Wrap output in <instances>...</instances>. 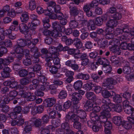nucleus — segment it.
I'll use <instances>...</instances> for the list:
<instances>
[{"label": "nucleus", "instance_id": "nucleus-39", "mask_svg": "<svg viewBox=\"0 0 134 134\" xmlns=\"http://www.w3.org/2000/svg\"><path fill=\"white\" fill-rule=\"evenodd\" d=\"M47 127V128H43L42 129L41 132V134H49V131L52 129L53 126H52L49 125Z\"/></svg>", "mask_w": 134, "mask_h": 134}, {"label": "nucleus", "instance_id": "nucleus-44", "mask_svg": "<svg viewBox=\"0 0 134 134\" xmlns=\"http://www.w3.org/2000/svg\"><path fill=\"white\" fill-rule=\"evenodd\" d=\"M113 99L114 102L118 103L122 102V97L118 94H115V96H114Z\"/></svg>", "mask_w": 134, "mask_h": 134}, {"label": "nucleus", "instance_id": "nucleus-52", "mask_svg": "<svg viewBox=\"0 0 134 134\" xmlns=\"http://www.w3.org/2000/svg\"><path fill=\"white\" fill-rule=\"evenodd\" d=\"M60 59L58 57H55L53 59V63L54 65L58 66V68H60L61 66L60 64Z\"/></svg>", "mask_w": 134, "mask_h": 134}, {"label": "nucleus", "instance_id": "nucleus-12", "mask_svg": "<svg viewBox=\"0 0 134 134\" xmlns=\"http://www.w3.org/2000/svg\"><path fill=\"white\" fill-rule=\"evenodd\" d=\"M44 106L40 105L37 107L36 108L34 107L32 108L31 112L34 115L37 114H41L44 111Z\"/></svg>", "mask_w": 134, "mask_h": 134}, {"label": "nucleus", "instance_id": "nucleus-9", "mask_svg": "<svg viewBox=\"0 0 134 134\" xmlns=\"http://www.w3.org/2000/svg\"><path fill=\"white\" fill-rule=\"evenodd\" d=\"M14 60L13 58L11 56L7 58L4 59L0 58V69L2 68L1 64H3L4 65H7L11 62H13Z\"/></svg>", "mask_w": 134, "mask_h": 134}, {"label": "nucleus", "instance_id": "nucleus-34", "mask_svg": "<svg viewBox=\"0 0 134 134\" xmlns=\"http://www.w3.org/2000/svg\"><path fill=\"white\" fill-rule=\"evenodd\" d=\"M76 115L80 118L82 119H85L87 115L86 112L82 109H79Z\"/></svg>", "mask_w": 134, "mask_h": 134}, {"label": "nucleus", "instance_id": "nucleus-40", "mask_svg": "<svg viewBox=\"0 0 134 134\" xmlns=\"http://www.w3.org/2000/svg\"><path fill=\"white\" fill-rule=\"evenodd\" d=\"M49 50L51 54H54L57 57L59 56V53L57 51V48L56 47L52 46L49 48Z\"/></svg>", "mask_w": 134, "mask_h": 134}, {"label": "nucleus", "instance_id": "nucleus-50", "mask_svg": "<svg viewBox=\"0 0 134 134\" xmlns=\"http://www.w3.org/2000/svg\"><path fill=\"white\" fill-rule=\"evenodd\" d=\"M100 76H98L97 74L93 73L91 75V78L95 82H98L100 81Z\"/></svg>", "mask_w": 134, "mask_h": 134}, {"label": "nucleus", "instance_id": "nucleus-23", "mask_svg": "<svg viewBox=\"0 0 134 134\" xmlns=\"http://www.w3.org/2000/svg\"><path fill=\"white\" fill-rule=\"evenodd\" d=\"M24 123V120L21 119L19 120H13L10 121V123L12 126H14L17 125L18 126H22Z\"/></svg>", "mask_w": 134, "mask_h": 134}, {"label": "nucleus", "instance_id": "nucleus-64", "mask_svg": "<svg viewBox=\"0 0 134 134\" xmlns=\"http://www.w3.org/2000/svg\"><path fill=\"white\" fill-rule=\"evenodd\" d=\"M123 72L125 74H130L131 72V69L129 66H125L123 68Z\"/></svg>", "mask_w": 134, "mask_h": 134}, {"label": "nucleus", "instance_id": "nucleus-54", "mask_svg": "<svg viewBox=\"0 0 134 134\" xmlns=\"http://www.w3.org/2000/svg\"><path fill=\"white\" fill-rule=\"evenodd\" d=\"M57 48V51L58 50L60 52H65L67 51L68 48V46H65L63 47L62 44H59Z\"/></svg>", "mask_w": 134, "mask_h": 134}, {"label": "nucleus", "instance_id": "nucleus-15", "mask_svg": "<svg viewBox=\"0 0 134 134\" xmlns=\"http://www.w3.org/2000/svg\"><path fill=\"white\" fill-rule=\"evenodd\" d=\"M109 18L110 20L107 23V29H108L109 28L113 29L114 27H116L117 25L118 22L114 20L111 18Z\"/></svg>", "mask_w": 134, "mask_h": 134}, {"label": "nucleus", "instance_id": "nucleus-21", "mask_svg": "<svg viewBox=\"0 0 134 134\" xmlns=\"http://www.w3.org/2000/svg\"><path fill=\"white\" fill-rule=\"evenodd\" d=\"M94 104L91 101H87L84 106V109L86 111H89L93 109Z\"/></svg>", "mask_w": 134, "mask_h": 134}, {"label": "nucleus", "instance_id": "nucleus-13", "mask_svg": "<svg viewBox=\"0 0 134 134\" xmlns=\"http://www.w3.org/2000/svg\"><path fill=\"white\" fill-rule=\"evenodd\" d=\"M82 18H81L79 20H76L74 18L73 20H70L69 23V27L71 29H75L78 28L79 26V23L77 21H79Z\"/></svg>", "mask_w": 134, "mask_h": 134}, {"label": "nucleus", "instance_id": "nucleus-55", "mask_svg": "<svg viewBox=\"0 0 134 134\" xmlns=\"http://www.w3.org/2000/svg\"><path fill=\"white\" fill-rule=\"evenodd\" d=\"M110 61L112 64L115 65L118 64L119 63L118 59L116 56H112L110 58Z\"/></svg>", "mask_w": 134, "mask_h": 134}, {"label": "nucleus", "instance_id": "nucleus-8", "mask_svg": "<svg viewBox=\"0 0 134 134\" xmlns=\"http://www.w3.org/2000/svg\"><path fill=\"white\" fill-rule=\"evenodd\" d=\"M81 60H82L81 65L84 66L89 65L91 63V61L88 58V56L86 53L82 54Z\"/></svg>", "mask_w": 134, "mask_h": 134}, {"label": "nucleus", "instance_id": "nucleus-41", "mask_svg": "<svg viewBox=\"0 0 134 134\" xmlns=\"http://www.w3.org/2000/svg\"><path fill=\"white\" fill-rule=\"evenodd\" d=\"M59 31L53 30L52 31L51 36H52L54 38H58L62 36V34L59 32Z\"/></svg>", "mask_w": 134, "mask_h": 134}, {"label": "nucleus", "instance_id": "nucleus-47", "mask_svg": "<svg viewBox=\"0 0 134 134\" xmlns=\"http://www.w3.org/2000/svg\"><path fill=\"white\" fill-rule=\"evenodd\" d=\"M49 70L50 72L53 74H55L57 73L58 72V69L60 68H58V66H55L52 65L51 67H49Z\"/></svg>", "mask_w": 134, "mask_h": 134}, {"label": "nucleus", "instance_id": "nucleus-56", "mask_svg": "<svg viewBox=\"0 0 134 134\" xmlns=\"http://www.w3.org/2000/svg\"><path fill=\"white\" fill-rule=\"evenodd\" d=\"M72 103L69 101L65 102L63 105V110L65 111L69 109L71 106Z\"/></svg>", "mask_w": 134, "mask_h": 134}, {"label": "nucleus", "instance_id": "nucleus-51", "mask_svg": "<svg viewBox=\"0 0 134 134\" xmlns=\"http://www.w3.org/2000/svg\"><path fill=\"white\" fill-rule=\"evenodd\" d=\"M29 9L31 10L35 9L36 7V5L35 0H30L29 2Z\"/></svg>", "mask_w": 134, "mask_h": 134}, {"label": "nucleus", "instance_id": "nucleus-60", "mask_svg": "<svg viewBox=\"0 0 134 134\" xmlns=\"http://www.w3.org/2000/svg\"><path fill=\"white\" fill-rule=\"evenodd\" d=\"M82 16V19L80 21H81L80 23V24L82 26H87V25L88 23V21L86 19H84V16L83 14H81V16Z\"/></svg>", "mask_w": 134, "mask_h": 134}, {"label": "nucleus", "instance_id": "nucleus-18", "mask_svg": "<svg viewBox=\"0 0 134 134\" xmlns=\"http://www.w3.org/2000/svg\"><path fill=\"white\" fill-rule=\"evenodd\" d=\"M41 66L39 64H36L34 66H32L28 68V69L30 70L36 72L37 73H40L41 74Z\"/></svg>", "mask_w": 134, "mask_h": 134}, {"label": "nucleus", "instance_id": "nucleus-2", "mask_svg": "<svg viewBox=\"0 0 134 134\" xmlns=\"http://www.w3.org/2000/svg\"><path fill=\"white\" fill-rule=\"evenodd\" d=\"M69 8L70 14L76 20H78L82 18V16H81V14H79L80 10L78 9L76 6H71L70 5L69 6Z\"/></svg>", "mask_w": 134, "mask_h": 134}, {"label": "nucleus", "instance_id": "nucleus-3", "mask_svg": "<svg viewBox=\"0 0 134 134\" xmlns=\"http://www.w3.org/2000/svg\"><path fill=\"white\" fill-rule=\"evenodd\" d=\"M40 74L39 75L40 76L38 77L40 85L41 86L40 90L44 91L46 88H48L49 82H47V79L46 77L43 76H40Z\"/></svg>", "mask_w": 134, "mask_h": 134}, {"label": "nucleus", "instance_id": "nucleus-63", "mask_svg": "<svg viewBox=\"0 0 134 134\" xmlns=\"http://www.w3.org/2000/svg\"><path fill=\"white\" fill-rule=\"evenodd\" d=\"M108 41L107 40L102 41L99 40L98 42V44L100 48H104L107 45Z\"/></svg>", "mask_w": 134, "mask_h": 134}, {"label": "nucleus", "instance_id": "nucleus-49", "mask_svg": "<svg viewBox=\"0 0 134 134\" xmlns=\"http://www.w3.org/2000/svg\"><path fill=\"white\" fill-rule=\"evenodd\" d=\"M31 58L25 57V58L23 59V62L24 65L26 66H28L31 64Z\"/></svg>", "mask_w": 134, "mask_h": 134}, {"label": "nucleus", "instance_id": "nucleus-46", "mask_svg": "<svg viewBox=\"0 0 134 134\" xmlns=\"http://www.w3.org/2000/svg\"><path fill=\"white\" fill-rule=\"evenodd\" d=\"M103 70L105 73H110L112 70L111 65L107 63V65L103 66Z\"/></svg>", "mask_w": 134, "mask_h": 134}, {"label": "nucleus", "instance_id": "nucleus-11", "mask_svg": "<svg viewBox=\"0 0 134 134\" xmlns=\"http://www.w3.org/2000/svg\"><path fill=\"white\" fill-rule=\"evenodd\" d=\"M71 100L73 101V103L75 104H76L81 99L82 96H81L80 94L77 92H74L71 95Z\"/></svg>", "mask_w": 134, "mask_h": 134}, {"label": "nucleus", "instance_id": "nucleus-19", "mask_svg": "<svg viewBox=\"0 0 134 134\" xmlns=\"http://www.w3.org/2000/svg\"><path fill=\"white\" fill-rule=\"evenodd\" d=\"M97 59V61L96 62L97 65L101 64L103 65V66L107 65L108 62V60L107 59L104 58H101L99 56H98Z\"/></svg>", "mask_w": 134, "mask_h": 134}, {"label": "nucleus", "instance_id": "nucleus-62", "mask_svg": "<svg viewBox=\"0 0 134 134\" xmlns=\"http://www.w3.org/2000/svg\"><path fill=\"white\" fill-rule=\"evenodd\" d=\"M39 40L38 38H35L32 39L31 41L30 40H28V45L35 46L38 42Z\"/></svg>", "mask_w": 134, "mask_h": 134}, {"label": "nucleus", "instance_id": "nucleus-33", "mask_svg": "<svg viewBox=\"0 0 134 134\" xmlns=\"http://www.w3.org/2000/svg\"><path fill=\"white\" fill-rule=\"evenodd\" d=\"M82 85V81L81 80H79L75 82L74 84V87L75 90H79L81 88Z\"/></svg>", "mask_w": 134, "mask_h": 134}, {"label": "nucleus", "instance_id": "nucleus-17", "mask_svg": "<svg viewBox=\"0 0 134 134\" xmlns=\"http://www.w3.org/2000/svg\"><path fill=\"white\" fill-rule=\"evenodd\" d=\"M86 97L88 100L93 101L96 102L97 99V98L94 93L91 92H87L85 94Z\"/></svg>", "mask_w": 134, "mask_h": 134}, {"label": "nucleus", "instance_id": "nucleus-37", "mask_svg": "<svg viewBox=\"0 0 134 134\" xmlns=\"http://www.w3.org/2000/svg\"><path fill=\"white\" fill-rule=\"evenodd\" d=\"M20 81L21 84L24 86L28 84L31 81V80L29 78L26 77L21 78Z\"/></svg>", "mask_w": 134, "mask_h": 134}, {"label": "nucleus", "instance_id": "nucleus-57", "mask_svg": "<svg viewBox=\"0 0 134 134\" xmlns=\"http://www.w3.org/2000/svg\"><path fill=\"white\" fill-rule=\"evenodd\" d=\"M93 85L92 83H86L83 85V88L86 91H90L92 88Z\"/></svg>", "mask_w": 134, "mask_h": 134}, {"label": "nucleus", "instance_id": "nucleus-6", "mask_svg": "<svg viewBox=\"0 0 134 134\" xmlns=\"http://www.w3.org/2000/svg\"><path fill=\"white\" fill-rule=\"evenodd\" d=\"M56 100L54 97L48 98L45 99L43 102L44 106L46 107H51L55 104Z\"/></svg>", "mask_w": 134, "mask_h": 134}, {"label": "nucleus", "instance_id": "nucleus-48", "mask_svg": "<svg viewBox=\"0 0 134 134\" xmlns=\"http://www.w3.org/2000/svg\"><path fill=\"white\" fill-rule=\"evenodd\" d=\"M90 117L92 121H96L99 119L98 115L95 113V112H93L90 113Z\"/></svg>", "mask_w": 134, "mask_h": 134}, {"label": "nucleus", "instance_id": "nucleus-32", "mask_svg": "<svg viewBox=\"0 0 134 134\" xmlns=\"http://www.w3.org/2000/svg\"><path fill=\"white\" fill-rule=\"evenodd\" d=\"M28 47L30 48V51L34 53L33 55H40V53L38 52V49L37 47L35 46L28 45Z\"/></svg>", "mask_w": 134, "mask_h": 134}, {"label": "nucleus", "instance_id": "nucleus-4", "mask_svg": "<svg viewBox=\"0 0 134 134\" xmlns=\"http://www.w3.org/2000/svg\"><path fill=\"white\" fill-rule=\"evenodd\" d=\"M128 26L126 24H123L121 26V28H118L116 29L114 31L115 35L123 34L125 32H129Z\"/></svg>", "mask_w": 134, "mask_h": 134}, {"label": "nucleus", "instance_id": "nucleus-53", "mask_svg": "<svg viewBox=\"0 0 134 134\" xmlns=\"http://www.w3.org/2000/svg\"><path fill=\"white\" fill-rule=\"evenodd\" d=\"M87 27L89 29H90V30H95L96 28V26L93 20H90L88 21V25H87Z\"/></svg>", "mask_w": 134, "mask_h": 134}, {"label": "nucleus", "instance_id": "nucleus-7", "mask_svg": "<svg viewBox=\"0 0 134 134\" xmlns=\"http://www.w3.org/2000/svg\"><path fill=\"white\" fill-rule=\"evenodd\" d=\"M100 121L104 123V126L105 127L104 132L106 134H110V130L112 128V125L111 123L109 121H107V119L105 121L103 122L100 119Z\"/></svg>", "mask_w": 134, "mask_h": 134}, {"label": "nucleus", "instance_id": "nucleus-26", "mask_svg": "<svg viewBox=\"0 0 134 134\" xmlns=\"http://www.w3.org/2000/svg\"><path fill=\"white\" fill-rule=\"evenodd\" d=\"M109 18H111L114 20H119L122 17V14L118 12H116L113 14L109 15Z\"/></svg>", "mask_w": 134, "mask_h": 134}, {"label": "nucleus", "instance_id": "nucleus-1", "mask_svg": "<svg viewBox=\"0 0 134 134\" xmlns=\"http://www.w3.org/2000/svg\"><path fill=\"white\" fill-rule=\"evenodd\" d=\"M101 109L103 111L101 113L99 116V119L105 122L107 119V116H109V112L111 110V109L109 105L102 104L101 106Z\"/></svg>", "mask_w": 134, "mask_h": 134}, {"label": "nucleus", "instance_id": "nucleus-24", "mask_svg": "<svg viewBox=\"0 0 134 134\" xmlns=\"http://www.w3.org/2000/svg\"><path fill=\"white\" fill-rule=\"evenodd\" d=\"M113 122L117 126H120L122 123V120L120 116H114L112 119Z\"/></svg>", "mask_w": 134, "mask_h": 134}, {"label": "nucleus", "instance_id": "nucleus-5", "mask_svg": "<svg viewBox=\"0 0 134 134\" xmlns=\"http://www.w3.org/2000/svg\"><path fill=\"white\" fill-rule=\"evenodd\" d=\"M117 83L116 80L112 77L107 78L105 82V84L108 90L113 89L114 85Z\"/></svg>", "mask_w": 134, "mask_h": 134}, {"label": "nucleus", "instance_id": "nucleus-16", "mask_svg": "<svg viewBox=\"0 0 134 134\" xmlns=\"http://www.w3.org/2000/svg\"><path fill=\"white\" fill-rule=\"evenodd\" d=\"M19 28L20 32L24 34L28 32L29 31L28 26L25 23H22L20 24Z\"/></svg>", "mask_w": 134, "mask_h": 134}, {"label": "nucleus", "instance_id": "nucleus-43", "mask_svg": "<svg viewBox=\"0 0 134 134\" xmlns=\"http://www.w3.org/2000/svg\"><path fill=\"white\" fill-rule=\"evenodd\" d=\"M49 8L51 9V11L52 12H54L56 13H58L60 12L61 10V7L60 5H56L54 6V7H49Z\"/></svg>", "mask_w": 134, "mask_h": 134}, {"label": "nucleus", "instance_id": "nucleus-14", "mask_svg": "<svg viewBox=\"0 0 134 134\" xmlns=\"http://www.w3.org/2000/svg\"><path fill=\"white\" fill-rule=\"evenodd\" d=\"M40 22L37 21V22H35L34 23H29L28 24V27L29 29L32 30V34H35L36 33L35 30L36 27L40 24Z\"/></svg>", "mask_w": 134, "mask_h": 134}, {"label": "nucleus", "instance_id": "nucleus-58", "mask_svg": "<svg viewBox=\"0 0 134 134\" xmlns=\"http://www.w3.org/2000/svg\"><path fill=\"white\" fill-rule=\"evenodd\" d=\"M0 108H2V110L3 112L6 113L9 110V107L5 104L1 103L0 104Z\"/></svg>", "mask_w": 134, "mask_h": 134}, {"label": "nucleus", "instance_id": "nucleus-29", "mask_svg": "<svg viewBox=\"0 0 134 134\" xmlns=\"http://www.w3.org/2000/svg\"><path fill=\"white\" fill-rule=\"evenodd\" d=\"M45 60L46 62L45 65L46 67V69H47L49 67L51 66L52 63L51 61L53 60V59L52 57L48 56V55H47L46 56H45Z\"/></svg>", "mask_w": 134, "mask_h": 134}, {"label": "nucleus", "instance_id": "nucleus-35", "mask_svg": "<svg viewBox=\"0 0 134 134\" xmlns=\"http://www.w3.org/2000/svg\"><path fill=\"white\" fill-rule=\"evenodd\" d=\"M21 21L22 22L26 23L29 19V16L26 12H24L22 14L21 16L20 17Z\"/></svg>", "mask_w": 134, "mask_h": 134}, {"label": "nucleus", "instance_id": "nucleus-42", "mask_svg": "<svg viewBox=\"0 0 134 134\" xmlns=\"http://www.w3.org/2000/svg\"><path fill=\"white\" fill-rule=\"evenodd\" d=\"M28 71L26 69H22L19 71L18 74L20 77H25L28 75Z\"/></svg>", "mask_w": 134, "mask_h": 134}, {"label": "nucleus", "instance_id": "nucleus-22", "mask_svg": "<svg viewBox=\"0 0 134 134\" xmlns=\"http://www.w3.org/2000/svg\"><path fill=\"white\" fill-rule=\"evenodd\" d=\"M76 76V77L78 79L85 80H88L90 77L89 74H84L82 73H78Z\"/></svg>", "mask_w": 134, "mask_h": 134}, {"label": "nucleus", "instance_id": "nucleus-36", "mask_svg": "<svg viewBox=\"0 0 134 134\" xmlns=\"http://www.w3.org/2000/svg\"><path fill=\"white\" fill-rule=\"evenodd\" d=\"M23 124L24 126V131L26 132H29L31 130V125L30 124H29L28 121L24 122Z\"/></svg>", "mask_w": 134, "mask_h": 134}, {"label": "nucleus", "instance_id": "nucleus-45", "mask_svg": "<svg viewBox=\"0 0 134 134\" xmlns=\"http://www.w3.org/2000/svg\"><path fill=\"white\" fill-rule=\"evenodd\" d=\"M67 93L65 90H62L59 93L58 98L62 99H65L66 97Z\"/></svg>", "mask_w": 134, "mask_h": 134}, {"label": "nucleus", "instance_id": "nucleus-59", "mask_svg": "<svg viewBox=\"0 0 134 134\" xmlns=\"http://www.w3.org/2000/svg\"><path fill=\"white\" fill-rule=\"evenodd\" d=\"M22 47L18 45L15 46L14 49L15 52L18 54L23 53V49Z\"/></svg>", "mask_w": 134, "mask_h": 134}, {"label": "nucleus", "instance_id": "nucleus-20", "mask_svg": "<svg viewBox=\"0 0 134 134\" xmlns=\"http://www.w3.org/2000/svg\"><path fill=\"white\" fill-rule=\"evenodd\" d=\"M110 50L116 55H120L121 51L118 45L111 46L110 48Z\"/></svg>", "mask_w": 134, "mask_h": 134}, {"label": "nucleus", "instance_id": "nucleus-27", "mask_svg": "<svg viewBox=\"0 0 134 134\" xmlns=\"http://www.w3.org/2000/svg\"><path fill=\"white\" fill-rule=\"evenodd\" d=\"M52 27L54 30L59 31L60 32L62 31V29L63 27L61 26L59 22L55 21L53 22L52 24Z\"/></svg>", "mask_w": 134, "mask_h": 134}, {"label": "nucleus", "instance_id": "nucleus-61", "mask_svg": "<svg viewBox=\"0 0 134 134\" xmlns=\"http://www.w3.org/2000/svg\"><path fill=\"white\" fill-rule=\"evenodd\" d=\"M49 118L48 115L45 114L41 118V120L44 124L48 123L49 121Z\"/></svg>", "mask_w": 134, "mask_h": 134}, {"label": "nucleus", "instance_id": "nucleus-38", "mask_svg": "<svg viewBox=\"0 0 134 134\" xmlns=\"http://www.w3.org/2000/svg\"><path fill=\"white\" fill-rule=\"evenodd\" d=\"M121 125L126 129H130L132 127L131 124L128 121H123Z\"/></svg>", "mask_w": 134, "mask_h": 134}, {"label": "nucleus", "instance_id": "nucleus-31", "mask_svg": "<svg viewBox=\"0 0 134 134\" xmlns=\"http://www.w3.org/2000/svg\"><path fill=\"white\" fill-rule=\"evenodd\" d=\"M74 45L78 49H80L82 47L83 44L80 39L78 38L74 39Z\"/></svg>", "mask_w": 134, "mask_h": 134}, {"label": "nucleus", "instance_id": "nucleus-30", "mask_svg": "<svg viewBox=\"0 0 134 134\" xmlns=\"http://www.w3.org/2000/svg\"><path fill=\"white\" fill-rule=\"evenodd\" d=\"M18 45L21 46V47H24L27 46L28 47V40L23 38L18 39L17 41Z\"/></svg>", "mask_w": 134, "mask_h": 134}, {"label": "nucleus", "instance_id": "nucleus-28", "mask_svg": "<svg viewBox=\"0 0 134 134\" xmlns=\"http://www.w3.org/2000/svg\"><path fill=\"white\" fill-rule=\"evenodd\" d=\"M124 112L128 114H131L134 117V108L131 106H129L123 108Z\"/></svg>", "mask_w": 134, "mask_h": 134}, {"label": "nucleus", "instance_id": "nucleus-10", "mask_svg": "<svg viewBox=\"0 0 134 134\" xmlns=\"http://www.w3.org/2000/svg\"><path fill=\"white\" fill-rule=\"evenodd\" d=\"M71 114L69 112L66 116V121H69L70 122L71 121L74 123L79 121V117L77 115L73 114L70 116Z\"/></svg>", "mask_w": 134, "mask_h": 134}, {"label": "nucleus", "instance_id": "nucleus-25", "mask_svg": "<svg viewBox=\"0 0 134 134\" xmlns=\"http://www.w3.org/2000/svg\"><path fill=\"white\" fill-rule=\"evenodd\" d=\"M65 121L64 123L62 124L61 125L62 128L65 130V132L69 131V130H71L70 129L69 124H70L69 121H66V117H65Z\"/></svg>", "mask_w": 134, "mask_h": 134}]
</instances>
